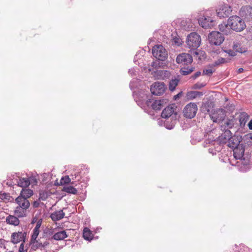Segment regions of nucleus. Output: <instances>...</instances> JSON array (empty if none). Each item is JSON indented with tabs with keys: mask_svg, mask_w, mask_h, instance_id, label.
Segmentation results:
<instances>
[{
	"mask_svg": "<svg viewBox=\"0 0 252 252\" xmlns=\"http://www.w3.org/2000/svg\"><path fill=\"white\" fill-rule=\"evenodd\" d=\"M245 149L240 145L233 149L234 160L230 161V163L237 167L238 169L242 172H246L251 168V156L244 155Z\"/></svg>",
	"mask_w": 252,
	"mask_h": 252,
	"instance_id": "f257e3e1",
	"label": "nucleus"
},
{
	"mask_svg": "<svg viewBox=\"0 0 252 252\" xmlns=\"http://www.w3.org/2000/svg\"><path fill=\"white\" fill-rule=\"evenodd\" d=\"M161 116L164 119L170 118L172 125L170 127L167 126V128L171 129L175 125L177 120L179 118L177 112V107L175 104H172L165 107L162 111Z\"/></svg>",
	"mask_w": 252,
	"mask_h": 252,
	"instance_id": "f03ea898",
	"label": "nucleus"
},
{
	"mask_svg": "<svg viewBox=\"0 0 252 252\" xmlns=\"http://www.w3.org/2000/svg\"><path fill=\"white\" fill-rule=\"evenodd\" d=\"M15 203L17 206L15 207L14 214L19 218L25 217L27 210L30 206L28 199L22 196H18L15 199Z\"/></svg>",
	"mask_w": 252,
	"mask_h": 252,
	"instance_id": "7ed1b4c3",
	"label": "nucleus"
},
{
	"mask_svg": "<svg viewBox=\"0 0 252 252\" xmlns=\"http://www.w3.org/2000/svg\"><path fill=\"white\" fill-rule=\"evenodd\" d=\"M228 24L231 29L237 32L243 31L246 28L244 21L238 16H232L228 19Z\"/></svg>",
	"mask_w": 252,
	"mask_h": 252,
	"instance_id": "20e7f679",
	"label": "nucleus"
},
{
	"mask_svg": "<svg viewBox=\"0 0 252 252\" xmlns=\"http://www.w3.org/2000/svg\"><path fill=\"white\" fill-rule=\"evenodd\" d=\"M152 54L154 57L159 61H164L168 57V53L162 45H156L152 49Z\"/></svg>",
	"mask_w": 252,
	"mask_h": 252,
	"instance_id": "39448f33",
	"label": "nucleus"
},
{
	"mask_svg": "<svg viewBox=\"0 0 252 252\" xmlns=\"http://www.w3.org/2000/svg\"><path fill=\"white\" fill-rule=\"evenodd\" d=\"M201 41L200 36L196 32L190 33L187 38V45L192 49L197 48L200 46Z\"/></svg>",
	"mask_w": 252,
	"mask_h": 252,
	"instance_id": "423d86ee",
	"label": "nucleus"
},
{
	"mask_svg": "<svg viewBox=\"0 0 252 252\" xmlns=\"http://www.w3.org/2000/svg\"><path fill=\"white\" fill-rule=\"evenodd\" d=\"M208 40L211 44L220 45L224 41V37L221 33L217 31H213L209 34Z\"/></svg>",
	"mask_w": 252,
	"mask_h": 252,
	"instance_id": "0eeeda50",
	"label": "nucleus"
},
{
	"mask_svg": "<svg viewBox=\"0 0 252 252\" xmlns=\"http://www.w3.org/2000/svg\"><path fill=\"white\" fill-rule=\"evenodd\" d=\"M168 100L166 99L160 100H156L149 99L146 102V105L156 111L160 110L167 103Z\"/></svg>",
	"mask_w": 252,
	"mask_h": 252,
	"instance_id": "6e6552de",
	"label": "nucleus"
},
{
	"mask_svg": "<svg viewBox=\"0 0 252 252\" xmlns=\"http://www.w3.org/2000/svg\"><path fill=\"white\" fill-rule=\"evenodd\" d=\"M197 106L195 103L190 102L188 104L183 110V114L185 117L191 119L193 118L197 112Z\"/></svg>",
	"mask_w": 252,
	"mask_h": 252,
	"instance_id": "1a4fd4ad",
	"label": "nucleus"
},
{
	"mask_svg": "<svg viewBox=\"0 0 252 252\" xmlns=\"http://www.w3.org/2000/svg\"><path fill=\"white\" fill-rule=\"evenodd\" d=\"M166 88L163 82H156L151 86L150 91L153 94L160 95L164 93Z\"/></svg>",
	"mask_w": 252,
	"mask_h": 252,
	"instance_id": "9d476101",
	"label": "nucleus"
},
{
	"mask_svg": "<svg viewBox=\"0 0 252 252\" xmlns=\"http://www.w3.org/2000/svg\"><path fill=\"white\" fill-rule=\"evenodd\" d=\"M192 56L186 53L179 54L176 58V61L178 64H182L184 65H188L190 64L192 62Z\"/></svg>",
	"mask_w": 252,
	"mask_h": 252,
	"instance_id": "9b49d317",
	"label": "nucleus"
},
{
	"mask_svg": "<svg viewBox=\"0 0 252 252\" xmlns=\"http://www.w3.org/2000/svg\"><path fill=\"white\" fill-rule=\"evenodd\" d=\"M198 23L202 28L207 29L213 27L215 25V22L211 17L202 16L198 20Z\"/></svg>",
	"mask_w": 252,
	"mask_h": 252,
	"instance_id": "f8f14e48",
	"label": "nucleus"
},
{
	"mask_svg": "<svg viewBox=\"0 0 252 252\" xmlns=\"http://www.w3.org/2000/svg\"><path fill=\"white\" fill-rule=\"evenodd\" d=\"M26 235L27 233L26 232L19 231L18 232H14L11 236V242L14 244L21 242H25Z\"/></svg>",
	"mask_w": 252,
	"mask_h": 252,
	"instance_id": "ddd939ff",
	"label": "nucleus"
},
{
	"mask_svg": "<svg viewBox=\"0 0 252 252\" xmlns=\"http://www.w3.org/2000/svg\"><path fill=\"white\" fill-rule=\"evenodd\" d=\"M225 116V111L223 109H219L212 114L211 119L214 122L220 123L224 120Z\"/></svg>",
	"mask_w": 252,
	"mask_h": 252,
	"instance_id": "4468645a",
	"label": "nucleus"
},
{
	"mask_svg": "<svg viewBox=\"0 0 252 252\" xmlns=\"http://www.w3.org/2000/svg\"><path fill=\"white\" fill-rule=\"evenodd\" d=\"M217 16L220 18L228 17L232 12L231 7L227 5L222 6L216 11Z\"/></svg>",
	"mask_w": 252,
	"mask_h": 252,
	"instance_id": "2eb2a0df",
	"label": "nucleus"
},
{
	"mask_svg": "<svg viewBox=\"0 0 252 252\" xmlns=\"http://www.w3.org/2000/svg\"><path fill=\"white\" fill-rule=\"evenodd\" d=\"M65 216V213L63 212V210L56 211L50 215L51 219L55 221L62 219Z\"/></svg>",
	"mask_w": 252,
	"mask_h": 252,
	"instance_id": "dca6fc26",
	"label": "nucleus"
},
{
	"mask_svg": "<svg viewBox=\"0 0 252 252\" xmlns=\"http://www.w3.org/2000/svg\"><path fill=\"white\" fill-rule=\"evenodd\" d=\"M220 31L224 34L228 35L231 32V29L228 24V21L227 23L223 22L219 25Z\"/></svg>",
	"mask_w": 252,
	"mask_h": 252,
	"instance_id": "f3484780",
	"label": "nucleus"
},
{
	"mask_svg": "<svg viewBox=\"0 0 252 252\" xmlns=\"http://www.w3.org/2000/svg\"><path fill=\"white\" fill-rule=\"evenodd\" d=\"M232 136L231 131L227 129L219 137L220 143H225Z\"/></svg>",
	"mask_w": 252,
	"mask_h": 252,
	"instance_id": "a211bd4d",
	"label": "nucleus"
},
{
	"mask_svg": "<svg viewBox=\"0 0 252 252\" xmlns=\"http://www.w3.org/2000/svg\"><path fill=\"white\" fill-rule=\"evenodd\" d=\"M249 117V115L246 112H243L240 113L239 116V121L241 127H244L245 126Z\"/></svg>",
	"mask_w": 252,
	"mask_h": 252,
	"instance_id": "6ab92c4d",
	"label": "nucleus"
},
{
	"mask_svg": "<svg viewBox=\"0 0 252 252\" xmlns=\"http://www.w3.org/2000/svg\"><path fill=\"white\" fill-rule=\"evenodd\" d=\"M228 144L227 145L229 147L232 148L234 149L236 148L238 146H240V141L238 138L236 136H231L228 140Z\"/></svg>",
	"mask_w": 252,
	"mask_h": 252,
	"instance_id": "aec40b11",
	"label": "nucleus"
},
{
	"mask_svg": "<svg viewBox=\"0 0 252 252\" xmlns=\"http://www.w3.org/2000/svg\"><path fill=\"white\" fill-rule=\"evenodd\" d=\"M41 222H42V220H39L37 222V223L36 224V226L33 229V234H32V238H31V241L33 243H34V241L36 240V239L39 234V228L41 226Z\"/></svg>",
	"mask_w": 252,
	"mask_h": 252,
	"instance_id": "412c9836",
	"label": "nucleus"
},
{
	"mask_svg": "<svg viewBox=\"0 0 252 252\" xmlns=\"http://www.w3.org/2000/svg\"><path fill=\"white\" fill-rule=\"evenodd\" d=\"M6 222L9 224L17 226L20 223L18 218L14 216L9 215L6 218Z\"/></svg>",
	"mask_w": 252,
	"mask_h": 252,
	"instance_id": "4be33fe9",
	"label": "nucleus"
},
{
	"mask_svg": "<svg viewBox=\"0 0 252 252\" xmlns=\"http://www.w3.org/2000/svg\"><path fill=\"white\" fill-rule=\"evenodd\" d=\"M33 194V190L29 189L23 188L21 191L20 194L19 196H22V197L26 198V199H28L31 196H32Z\"/></svg>",
	"mask_w": 252,
	"mask_h": 252,
	"instance_id": "5701e85b",
	"label": "nucleus"
},
{
	"mask_svg": "<svg viewBox=\"0 0 252 252\" xmlns=\"http://www.w3.org/2000/svg\"><path fill=\"white\" fill-rule=\"evenodd\" d=\"M67 235L64 230L55 233L52 238L56 240H62L66 238Z\"/></svg>",
	"mask_w": 252,
	"mask_h": 252,
	"instance_id": "b1692460",
	"label": "nucleus"
},
{
	"mask_svg": "<svg viewBox=\"0 0 252 252\" xmlns=\"http://www.w3.org/2000/svg\"><path fill=\"white\" fill-rule=\"evenodd\" d=\"M30 184V180L27 178H20L17 181L18 186L23 188L28 187Z\"/></svg>",
	"mask_w": 252,
	"mask_h": 252,
	"instance_id": "393cba45",
	"label": "nucleus"
},
{
	"mask_svg": "<svg viewBox=\"0 0 252 252\" xmlns=\"http://www.w3.org/2000/svg\"><path fill=\"white\" fill-rule=\"evenodd\" d=\"M83 238L88 241H90L93 238V234L91 231L87 227L84 228L83 232Z\"/></svg>",
	"mask_w": 252,
	"mask_h": 252,
	"instance_id": "a878e982",
	"label": "nucleus"
},
{
	"mask_svg": "<svg viewBox=\"0 0 252 252\" xmlns=\"http://www.w3.org/2000/svg\"><path fill=\"white\" fill-rule=\"evenodd\" d=\"M194 69L195 68L192 66L184 67L181 68L180 73L183 75H187L191 73Z\"/></svg>",
	"mask_w": 252,
	"mask_h": 252,
	"instance_id": "bb28decb",
	"label": "nucleus"
},
{
	"mask_svg": "<svg viewBox=\"0 0 252 252\" xmlns=\"http://www.w3.org/2000/svg\"><path fill=\"white\" fill-rule=\"evenodd\" d=\"M233 49L236 52H239L241 53L246 52L244 48H243L240 44L237 41H234L233 43Z\"/></svg>",
	"mask_w": 252,
	"mask_h": 252,
	"instance_id": "cd10ccee",
	"label": "nucleus"
},
{
	"mask_svg": "<svg viewBox=\"0 0 252 252\" xmlns=\"http://www.w3.org/2000/svg\"><path fill=\"white\" fill-rule=\"evenodd\" d=\"M148 91L145 90H141L137 94L139 97V101H147L148 98Z\"/></svg>",
	"mask_w": 252,
	"mask_h": 252,
	"instance_id": "c85d7f7f",
	"label": "nucleus"
},
{
	"mask_svg": "<svg viewBox=\"0 0 252 252\" xmlns=\"http://www.w3.org/2000/svg\"><path fill=\"white\" fill-rule=\"evenodd\" d=\"M62 190L68 193H71L73 194H76L77 193V189L73 187L70 186L63 187Z\"/></svg>",
	"mask_w": 252,
	"mask_h": 252,
	"instance_id": "c756f323",
	"label": "nucleus"
},
{
	"mask_svg": "<svg viewBox=\"0 0 252 252\" xmlns=\"http://www.w3.org/2000/svg\"><path fill=\"white\" fill-rule=\"evenodd\" d=\"M202 94L201 93L197 91H190L187 94V97L189 99H193L196 98L197 96Z\"/></svg>",
	"mask_w": 252,
	"mask_h": 252,
	"instance_id": "7c9ffc66",
	"label": "nucleus"
},
{
	"mask_svg": "<svg viewBox=\"0 0 252 252\" xmlns=\"http://www.w3.org/2000/svg\"><path fill=\"white\" fill-rule=\"evenodd\" d=\"M179 80L177 79H172L169 84V89L171 91H173L175 90L176 87L178 85Z\"/></svg>",
	"mask_w": 252,
	"mask_h": 252,
	"instance_id": "2f4dec72",
	"label": "nucleus"
},
{
	"mask_svg": "<svg viewBox=\"0 0 252 252\" xmlns=\"http://www.w3.org/2000/svg\"><path fill=\"white\" fill-rule=\"evenodd\" d=\"M49 243L47 241H45L43 243L39 242L38 241H36V243L35 244V246L37 249H40L41 250L44 249L48 245Z\"/></svg>",
	"mask_w": 252,
	"mask_h": 252,
	"instance_id": "473e14b6",
	"label": "nucleus"
},
{
	"mask_svg": "<svg viewBox=\"0 0 252 252\" xmlns=\"http://www.w3.org/2000/svg\"><path fill=\"white\" fill-rule=\"evenodd\" d=\"M71 182V179L68 176H65L63 177L60 180L59 185H63L69 184Z\"/></svg>",
	"mask_w": 252,
	"mask_h": 252,
	"instance_id": "72a5a7b5",
	"label": "nucleus"
},
{
	"mask_svg": "<svg viewBox=\"0 0 252 252\" xmlns=\"http://www.w3.org/2000/svg\"><path fill=\"white\" fill-rule=\"evenodd\" d=\"M235 122L236 120L233 117L231 119L228 120L224 124L226 125L228 129V128H231L234 126Z\"/></svg>",
	"mask_w": 252,
	"mask_h": 252,
	"instance_id": "f704fd0d",
	"label": "nucleus"
},
{
	"mask_svg": "<svg viewBox=\"0 0 252 252\" xmlns=\"http://www.w3.org/2000/svg\"><path fill=\"white\" fill-rule=\"evenodd\" d=\"M228 60L223 58H220L214 63V65H219L223 63H225L228 62Z\"/></svg>",
	"mask_w": 252,
	"mask_h": 252,
	"instance_id": "c9c22d12",
	"label": "nucleus"
},
{
	"mask_svg": "<svg viewBox=\"0 0 252 252\" xmlns=\"http://www.w3.org/2000/svg\"><path fill=\"white\" fill-rule=\"evenodd\" d=\"M214 70L212 69H204L203 71V75H208L210 76L214 72Z\"/></svg>",
	"mask_w": 252,
	"mask_h": 252,
	"instance_id": "e433bc0d",
	"label": "nucleus"
},
{
	"mask_svg": "<svg viewBox=\"0 0 252 252\" xmlns=\"http://www.w3.org/2000/svg\"><path fill=\"white\" fill-rule=\"evenodd\" d=\"M224 52L227 53L231 57H234L236 55L235 52L231 49L225 50Z\"/></svg>",
	"mask_w": 252,
	"mask_h": 252,
	"instance_id": "4c0bfd02",
	"label": "nucleus"
},
{
	"mask_svg": "<svg viewBox=\"0 0 252 252\" xmlns=\"http://www.w3.org/2000/svg\"><path fill=\"white\" fill-rule=\"evenodd\" d=\"M47 197L46 193L44 192L40 193L39 194V198L41 199L42 200H45Z\"/></svg>",
	"mask_w": 252,
	"mask_h": 252,
	"instance_id": "58836bf2",
	"label": "nucleus"
},
{
	"mask_svg": "<svg viewBox=\"0 0 252 252\" xmlns=\"http://www.w3.org/2000/svg\"><path fill=\"white\" fill-rule=\"evenodd\" d=\"M8 195L5 193L0 192V199L2 200L6 199Z\"/></svg>",
	"mask_w": 252,
	"mask_h": 252,
	"instance_id": "ea45409f",
	"label": "nucleus"
},
{
	"mask_svg": "<svg viewBox=\"0 0 252 252\" xmlns=\"http://www.w3.org/2000/svg\"><path fill=\"white\" fill-rule=\"evenodd\" d=\"M46 234L47 235L51 236L54 234V229H48L46 231Z\"/></svg>",
	"mask_w": 252,
	"mask_h": 252,
	"instance_id": "a19ab883",
	"label": "nucleus"
},
{
	"mask_svg": "<svg viewBox=\"0 0 252 252\" xmlns=\"http://www.w3.org/2000/svg\"><path fill=\"white\" fill-rule=\"evenodd\" d=\"M201 74V73L200 71H197L193 75H192L191 78L193 79H195L196 78L199 77Z\"/></svg>",
	"mask_w": 252,
	"mask_h": 252,
	"instance_id": "79ce46f5",
	"label": "nucleus"
},
{
	"mask_svg": "<svg viewBox=\"0 0 252 252\" xmlns=\"http://www.w3.org/2000/svg\"><path fill=\"white\" fill-rule=\"evenodd\" d=\"M242 9H243L244 11H247L248 12H251V10H252V7L251 6H246L242 8Z\"/></svg>",
	"mask_w": 252,
	"mask_h": 252,
	"instance_id": "37998d69",
	"label": "nucleus"
},
{
	"mask_svg": "<svg viewBox=\"0 0 252 252\" xmlns=\"http://www.w3.org/2000/svg\"><path fill=\"white\" fill-rule=\"evenodd\" d=\"M24 242H22V243L21 244V245H20V247H19V251L20 252H24Z\"/></svg>",
	"mask_w": 252,
	"mask_h": 252,
	"instance_id": "c03bdc74",
	"label": "nucleus"
},
{
	"mask_svg": "<svg viewBox=\"0 0 252 252\" xmlns=\"http://www.w3.org/2000/svg\"><path fill=\"white\" fill-rule=\"evenodd\" d=\"M5 184V185H7V186H9V187H11V186H12V182H11V181H10V182H8V181H4V182H3L2 185H3V186H4Z\"/></svg>",
	"mask_w": 252,
	"mask_h": 252,
	"instance_id": "a18cd8bd",
	"label": "nucleus"
},
{
	"mask_svg": "<svg viewBox=\"0 0 252 252\" xmlns=\"http://www.w3.org/2000/svg\"><path fill=\"white\" fill-rule=\"evenodd\" d=\"M217 151H217V150H213V149H211V148H210V149H209V152L210 153H211V154H212V155H216V154H217Z\"/></svg>",
	"mask_w": 252,
	"mask_h": 252,
	"instance_id": "49530a36",
	"label": "nucleus"
},
{
	"mask_svg": "<svg viewBox=\"0 0 252 252\" xmlns=\"http://www.w3.org/2000/svg\"><path fill=\"white\" fill-rule=\"evenodd\" d=\"M174 42H175V44H176L178 45H180L181 44L180 40L178 38L174 39Z\"/></svg>",
	"mask_w": 252,
	"mask_h": 252,
	"instance_id": "de8ad7c7",
	"label": "nucleus"
},
{
	"mask_svg": "<svg viewBox=\"0 0 252 252\" xmlns=\"http://www.w3.org/2000/svg\"><path fill=\"white\" fill-rule=\"evenodd\" d=\"M248 125L249 129L252 130V119L250 121Z\"/></svg>",
	"mask_w": 252,
	"mask_h": 252,
	"instance_id": "09e8293b",
	"label": "nucleus"
},
{
	"mask_svg": "<svg viewBox=\"0 0 252 252\" xmlns=\"http://www.w3.org/2000/svg\"><path fill=\"white\" fill-rule=\"evenodd\" d=\"M182 94V92L179 93L177 95L174 96V99L175 100L177 99L178 98L180 97L181 96Z\"/></svg>",
	"mask_w": 252,
	"mask_h": 252,
	"instance_id": "8fccbe9b",
	"label": "nucleus"
},
{
	"mask_svg": "<svg viewBox=\"0 0 252 252\" xmlns=\"http://www.w3.org/2000/svg\"><path fill=\"white\" fill-rule=\"evenodd\" d=\"M39 203L37 201H34L33 202V207H35V208H37L39 206Z\"/></svg>",
	"mask_w": 252,
	"mask_h": 252,
	"instance_id": "3c124183",
	"label": "nucleus"
},
{
	"mask_svg": "<svg viewBox=\"0 0 252 252\" xmlns=\"http://www.w3.org/2000/svg\"><path fill=\"white\" fill-rule=\"evenodd\" d=\"M152 66L153 67H155V68L157 67V66H158L157 62L156 61L155 62H153L152 64Z\"/></svg>",
	"mask_w": 252,
	"mask_h": 252,
	"instance_id": "603ef678",
	"label": "nucleus"
},
{
	"mask_svg": "<svg viewBox=\"0 0 252 252\" xmlns=\"http://www.w3.org/2000/svg\"><path fill=\"white\" fill-rule=\"evenodd\" d=\"M204 87V85L202 84H201L200 86H198V84H196L194 85V88H195V89L201 88V87Z\"/></svg>",
	"mask_w": 252,
	"mask_h": 252,
	"instance_id": "864d4df0",
	"label": "nucleus"
},
{
	"mask_svg": "<svg viewBox=\"0 0 252 252\" xmlns=\"http://www.w3.org/2000/svg\"><path fill=\"white\" fill-rule=\"evenodd\" d=\"M244 69L243 68H240L238 69L237 72L238 73H241L243 71Z\"/></svg>",
	"mask_w": 252,
	"mask_h": 252,
	"instance_id": "5fc2aeb1",
	"label": "nucleus"
},
{
	"mask_svg": "<svg viewBox=\"0 0 252 252\" xmlns=\"http://www.w3.org/2000/svg\"><path fill=\"white\" fill-rule=\"evenodd\" d=\"M128 72L131 75H132L134 73V71H133V70L132 69H129V71H128Z\"/></svg>",
	"mask_w": 252,
	"mask_h": 252,
	"instance_id": "6e6d98bb",
	"label": "nucleus"
},
{
	"mask_svg": "<svg viewBox=\"0 0 252 252\" xmlns=\"http://www.w3.org/2000/svg\"><path fill=\"white\" fill-rule=\"evenodd\" d=\"M248 136H249V138L250 139H252V134L250 133L248 135Z\"/></svg>",
	"mask_w": 252,
	"mask_h": 252,
	"instance_id": "4d7b16f0",
	"label": "nucleus"
},
{
	"mask_svg": "<svg viewBox=\"0 0 252 252\" xmlns=\"http://www.w3.org/2000/svg\"><path fill=\"white\" fill-rule=\"evenodd\" d=\"M193 54L197 55L198 53L196 51L193 52Z\"/></svg>",
	"mask_w": 252,
	"mask_h": 252,
	"instance_id": "13d9d810",
	"label": "nucleus"
}]
</instances>
